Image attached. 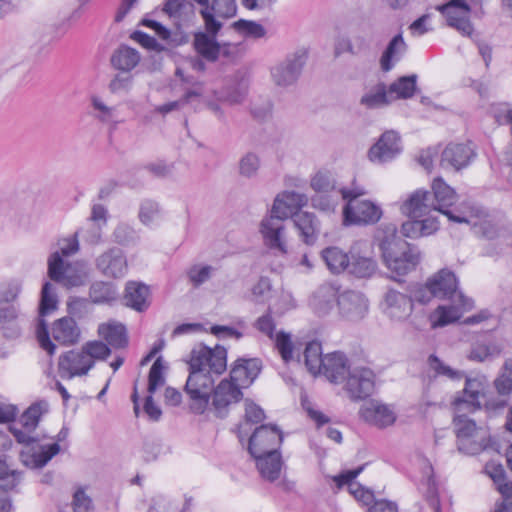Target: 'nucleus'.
<instances>
[{
    "label": "nucleus",
    "mask_w": 512,
    "mask_h": 512,
    "mask_svg": "<svg viewBox=\"0 0 512 512\" xmlns=\"http://www.w3.org/2000/svg\"><path fill=\"white\" fill-rule=\"evenodd\" d=\"M487 445L485 436L482 434L475 438H464V440L457 441L458 450L468 455H476L482 452L486 449Z\"/></svg>",
    "instance_id": "obj_57"
},
{
    "label": "nucleus",
    "mask_w": 512,
    "mask_h": 512,
    "mask_svg": "<svg viewBox=\"0 0 512 512\" xmlns=\"http://www.w3.org/2000/svg\"><path fill=\"white\" fill-rule=\"evenodd\" d=\"M232 27L240 34L254 39L262 38L266 34L265 28L255 21L240 19Z\"/></svg>",
    "instance_id": "obj_50"
},
{
    "label": "nucleus",
    "mask_w": 512,
    "mask_h": 512,
    "mask_svg": "<svg viewBox=\"0 0 512 512\" xmlns=\"http://www.w3.org/2000/svg\"><path fill=\"white\" fill-rule=\"evenodd\" d=\"M368 47V40L362 34H355L352 37L340 35L335 41L334 53L336 56H340L344 53L359 55L365 53Z\"/></svg>",
    "instance_id": "obj_31"
},
{
    "label": "nucleus",
    "mask_w": 512,
    "mask_h": 512,
    "mask_svg": "<svg viewBox=\"0 0 512 512\" xmlns=\"http://www.w3.org/2000/svg\"><path fill=\"white\" fill-rule=\"evenodd\" d=\"M311 187L316 192L327 193L335 190L336 181L329 171H318L311 179Z\"/></svg>",
    "instance_id": "obj_56"
},
{
    "label": "nucleus",
    "mask_w": 512,
    "mask_h": 512,
    "mask_svg": "<svg viewBox=\"0 0 512 512\" xmlns=\"http://www.w3.org/2000/svg\"><path fill=\"white\" fill-rule=\"evenodd\" d=\"M52 336L60 344L70 346L79 341L80 329L72 317L66 316L53 323Z\"/></svg>",
    "instance_id": "obj_28"
},
{
    "label": "nucleus",
    "mask_w": 512,
    "mask_h": 512,
    "mask_svg": "<svg viewBox=\"0 0 512 512\" xmlns=\"http://www.w3.org/2000/svg\"><path fill=\"white\" fill-rule=\"evenodd\" d=\"M410 298L413 301H417L421 304H427L433 298H436L435 290L430 285V279L425 284H414L409 288Z\"/></svg>",
    "instance_id": "obj_55"
},
{
    "label": "nucleus",
    "mask_w": 512,
    "mask_h": 512,
    "mask_svg": "<svg viewBox=\"0 0 512 512\" xmlns=\"http://www.w3.org/2000/svg\"><path fill=\"white\" fill-rule=\"evenodd\" d=\"M301 66H272L271 75L277 86L294 84L301 74Z\"/></svg>",
    "instance_id": "obj_46"
},
{
    "label": "nucleus",
    "mask_w": 512,
    "mask_h": 512,
    "mask_svg": "<svg viewBox=\"0 0 512 512\" xmlns=\"http://www.w3.org/2000/svg\"><path fill=\"white\" fill-rule=\"evenodd\" d=\"M189 376L185 392L189 396V407L194 414H203L209 406L212 396V408L215 416L225 418L229 407L243 399L240 387L226 378L214 386L213 374L221 375L227 369V350L217 345L214 349L199 344L190 352Z\"/></svg>",
    "instance_id": "obj_1"
},
{
    "label": "nucleus",
    "mask_w": 512,
    "mask_h": 512,
    "mask_svg": "<svg viewBox=\"0 0 512 512\" xmlns=\"http://www.w3.org/2000/svg\"><path fill=\"white\" fill-rule=\"evenodd\" d=\"M98 333L113 348L120 349L128 345L127 330L121 323L101 324Z\"/></svg>",
    "instance_id": "obj_35"
},
{
    "label": "nucleus",
    "mask_w": 512,
    "mask_h": 512,
    "mask_svg": "<svg viewBox=\"0 0 512 512\" xmlns=\"http://www.w3.org/2000/svg\"><path fill=\"white\" fill-rule=\"evenodd\" d=\"M393 102L389 87L380 82L365 93L360 100L361 105L367 109H378L390 105Z\"/></svg>",
    "instance_id": "obj_33"
},
{
    "label": "nucleus",
    "mask_w": 512,
    "mask_h": 512,
    "mask_svg": "<svg viewBox=\"0 0 512 512\" xmlns=\"http://www.w3.org/2000/svg\"><path fill=\"white\" fill-rule=\"evenodd\" d=\"M282 442L283 434L273 424L257 427L248 440V452L256 460L262 478L269 482L280 477L283 460L279 449Z\"/></svg>",
    "instance_id": "obj_2"
},
{
    "label": "nucleus",
    "mask_w": 512,
    "mask_h": 512,
    "mask_svg": "<svg viewBox=\"0 0 512 512\" xmlns=\"http://www.w3.org/2000/svg\"><path fill=\"white\" fill-rule=\"evenodd\" d=\"M386 313L392 319L402 321L407 319L413 311V303L410 296L389 289L385 294Z\"/></svg>",
    "instance_id": "obj_25"
},
{
    "label": "nucleus",
    "mask_w": 512,
    "mask_h": 512,
    "mask_svg": "<svg viewBox=\"0 0 512 512\" xmlns=\"http://www.w3.org/2000/svg\"><path fill=\"white\" fill-rule=\"evenodd\" d=\"M466 413L467 412L455 411L453 424L455 426L457 441L464 440V438H475L481 434V429L477 428L476 423L469 419Z\"/></svg>",
    "instance_id": "obj_42"
},
{
    "label": "nucleus",
    "mask_w": 512,
    "mask_h": 512,
    "mask_svg": "<svg viewBox=\"0 0 512 512\" xmlns=\"http://www.w3.org/2000/svg\"><path fill=\"white\" fill-rule=\"evenodd\" d=\"M407 51V45L401 34L395 35L381 55L379 64H391L402 60Z\"/></svg>",
    "instance_id": "obj_44"
},
{
    "label": "nucleus",
    "mask_w": 512,
    "mask_h": 512,
    "mask_svg": "<svg viewBox=\"0 0 512 512\" xmlns=\"http://www.w3.org/2000/svg\"><path fill=\"white\" fill-rule=\"evenodd\" d=\"M321 258L332 274L339 275L348 271L350 249L345 252L337 246H329L321 251Z\"/></svg>",
    "instance_id": "obj_29"
},
{
    "label": "nucleus",
    "mask_w": 512,
    "mask_h": 512,
    "mask_svg": "<svg viewBox=\"0 0 512 512\" xmlns=\"http://www.w3.org/2000/svg\"><path fill=\"white\" fill-rule=\"evenodd\" d=\"M307 203L308 197L305 194L285 191L275 198L271 213L284 220L289 217L293 219L296 213L302 212L301 208Z\"/></svg>",
    "instance_id": "obj_20"
},
{
    "label": "nucleus",
    "mask_w": 512,
    "mask_h": 512,
    "mask_svg": "<svg viewBox=\"0 0 512 512\" xmlns=\"http://www.w3.org/2000/svg\"><path fill=\"white\" fill-rule=\"evenodd\" d=\"M95 265L97 270L108 278H122L127 274L128 262L126 255L119 247H112L100 254Z\"/></svg>",
    "instance_id": "obj_14"
},
{
    "label": "nucleus",
    "mask_w": 512,
    "mask_h": 512,
    "mask_svg": "<svg viewBox=\"0 0 512 512\" xmlns=\"http://www.w3.org/2000/svg\"><path fill=\"white\" fill-rule=\"evenodd\" d=\"M150 296L149 286L142 282L128 281L125 285L124 303L137 312H144L150 307Z\"/></svg>",
    "instance_id": "obj_24"
},
{
    "label": "nucleus",
    "mask_w": 512,
    "mask_h": 512,
    "mask_svg": "<svg viewBox=\"0 0 512 512\" xmlns=\"http://www.w3.org/2000/svg\"><path fill=\"white\" fill-rule=\"evenodd\" d=\"M89 297L95 304H111L117 300L118 293L112 283L96 281L90 286Z\"/></svg>",
    "instance_id": "obj_38"
},
{
    "label": "nucleus",
    "mask_w": 512,
    "mask_h": 512,
    "mask_svg": "<svg viewBox=\"0 0 512 512\" xmlns=\"http://www.w3.org/2000/svg\"><path fill=\"white\" fill-rule=\"evenodd\" d=\"M60 451V445L58 443H52L49 445H42L38 451H34L29 459L25 460L27 465L32 468L44 467L55 455Z\"/></svg>",
    "instance_id": "obj_47"
},
{
    "label": "nucleus",
    "mask_w": 512,
    "mask_h": 512,
    "mask_svg": "<svg viewBox=\"0 0 512 512\" xmlns=\"http://www.w3.org/2000/svg\"><path fill=\"white\" fill-rule=\"evenodd\" d=\"M432 190L433 193H431V195L435 203V211L440 212L446 207H452L458 199L455 190L447 185L440 177L434 179Z\"/></svg>",
    "instance_id": "obj_32"
},
{
    "label": "nucleus",
    "mask_w": 512,
    "mask_h": 512,
    "mask_svg": "<svg viewBox=\"0 0 512 512\" xmlns=\"http://www.w3.org/2000/svg\"><path fill=\"white\" fill-rule=\"evenodd\" d=\"M49 405L46 401H38L30 405L20 416L19 423L21 428L9 426V431L15 437L16 441L25 446H30L38 442V437L32 436L39 424L41 417L48 412Z\"/></svg>",
    "instance_id": "obj_5"
},
{
    "label": "nucleus",
    "mask_w": 512,
    "mask_h": 512,
    "mask_svg": "<svg viewBox=\"0 0 512 512\" xmlns=\"http://www.w3.org/2000/svg\"><path fill=\"white\" fill-rule=\"evenodd\" d=\"M82 350L86 355H89L94 362L95 360H105L111 353L108 345L101 341H89L83 345Z\"/></svg>",
    "instance_id": "obj_58"
},
{
    "label": "nucleus",
    "mask_w": 512,
    "mask_h": 512,
    "mask_svg": "<svg viewBox=\"0 0 512 512\" xmlns=\"http://www.w3.org/2000/svg\"><path fill=\"white\" fill-rule=\"evenodd\" d=\"M446 20L448 26L464 36H471L473 26L470 21L472 9L467 0H449L436 7Z\"/></svg>",
    "instance_id": "obj_8"
},
{
    "label": "nucleus",
    "mask_w": 512,
    "mask_h": 512,
    "mask_svg": "<svg viewBox=\"0 0 512 512\" xmlns=\"http://www.w3.org/2000/svg\"><path fill=\"white\" fill-rule=\"evenodd\" d=\"M217 35L205 29L194 34L193 46L196 52L208 61L216 60L220 54L231 56L239 50V47L234 44H227L221 47L216 42Z\"/></svg>",
    "instance_id": "obj_16"
},
{
    "label": "nucleus",
    "mask_w": 512,
    "mask_h": 512,
    "mask_svg": "<svg viewBox=\"0 0 512 512\" xmlns=\"http://www.w3.org/2000/svg\"><path fill=\"white\" fill-rule=\"evenodd\" d=\"M502 501L495 504L494 512H512V482H504L498 488Z\"/></svg>",
    "instance_id": "obj_64"
},
{
    "label": "nucleus",
    "mask_w": 512,
    "mask_h": 512,
    "mask_svg": "<svg viewBox=\"0 0 512 512\" xmlns=\"http://www.w3.org/2000/svg\"><path fill=\"white\" fill-rule=\"evenodd\" d=\"M502 350V346L495 342H477L472 345L468 354V359L482 363L498 357L502 353Z\"/></svg>",
    "instance_id": "obj_40"
},
{
    "label": "nucleus",
    "mask_w": 512,
    "mask_h": 512,
    "mask_svg": "<svg viewBox=\"0 0 512 512\" xmlns=\"http://www.w3.org/2000/svg\"><path fill=\"white\" fill-rule=\"evenodd\" d=\"M423 485L426 487L424 496L429 506L434 510V512H441L438 487L434 477L429 476Z\"/></svg>",
    "instance_id": "obj_63"
},
{
    "label": "nucleus",
    "mask_w": 512,
    "mask_h": 512,
    "mask_svg": "<svg viewBox=\"0 0 512 512\" xmlns=\"http://www.w3.org/2000/svg\"><path fill=\"white\" fill-rule=\"evenodd\" d=\"M428 365L430 369L436 373V375L446 376L451 380H460L464 377V371L451 368L435 354H431L428 357Z\"/></svg>",
    "instance_id": "obj_49"
},
{
    "label": "nucleus",
    "mask_w": 512,
    "mask_h": 512,
    "mask_svg": "<svg viewBox=\"0 0 512 512\" xmlns=\"http://www.w3.org/2000/svg\"><path fill=\"white\" fill-rule=\"evenodd\" d=\"M429 279L432 289L435 290L436 298L453 299L455 296H458L464 310H469L473 307L472 300L465 298L458 291V280L452 271L442 269Z\"/></svg>",
    "instance_id": "obj_13"
},
{
    "label": "nucleus",
    "mask_w": 512,
    "mask_h": 512,
    "mask_svg": "<svg viewBox=\"0 0 512 512\" xmlns=\"http://www.w3.org/2000/svg\"><path fill=\"white\" fill-rule=\"evenodd\" d=\"M292 220L302 242L314 245L320 234V221L316 215L307 211L298 212Z\"/></svg>",
    "instance_id": "obj_26"
},
{
    "label": "nucleus",
    "mask_w": 512,
    "mask_h": 512,
    "mask_svg": "<svg viewBox=\"0 0 512 512\" xmlns=\"http://www.w3.org/2000/svg\"><path fill=\"white\" fill-rule=\"evenodd\" d=\"M476 157L472 142L449 143L441 153L440 166L459 171L467 167Z\"/></svg>",
    "instance_id": "obj_15"
},
{
    "label": "nucleus",
    "mask_w": 512,
    "mask_h": 512,
    "mask_svg": "<svg viewBox=\"0 0 512 512\" xmlns=\"http://www.w3.org/2000/svg\"><path fill=\"white\" fill-rule=\"evenodd\" d=\"M118 67L119 72L115 75L114 79H112L109 84V88L113 93L128 89L132 82L131 69L123 66Z\"/></svg>",
    "instance_id": "obj_60"
},
{
    "label": "nucleus",
    "mask_w": 512,
    "mask_h": 512,
    "mask_svg": "<svg viewBox=\"0 0 512 512\" xmlns=\"http://www.w3.org/2000/svg\"><path fill=\"white\" fill-rule=\"evenodd\" d=\"M382 217V209L370 200L352 201L343 207V224L371 225L377 223Z\"/></svg>",
    "instance_id": "obj_10"
},
{
    "label": "nucleus",
    "mask_w": 512,
    "mask_h": 512,
    "mask_svg": "<svg viewBox=\"0 0 512 512\" xmlns=\"http://www.w3.org/2000/svg\"><path fill=\"white\" fill-rule=\"evenodd\" d=\"M465 385L462 391L455 394L451 405L454 411L475 412L481 409L480 398L484 396L486 379L482 377L465 376Z\"/></svg>",
    "instance_id": "obj_7"
},
{
    "label": "nucleus",
    "mask_w": 512,
    "mask_h": 512,
    "mask_svg": "<svg viewBox=\"0 0 512 512\" xmlns=\"http://www.w3.org/2000/svg\"><path fill=\"white\" fill-rule=\"evenodd\" d=\"M359 414L367 423L385 428L395 422L394 413L385 405L370 404L360 409Z\"/></svg>",
    "instance_id": "obj_30"
},
{
    "label": "nucleus",
    "mask_w": 512,
    "mask_h": 512,
    "mask_svg": "<svg viewBox=\"0 0 512 512\" xmlns=\"http://www.w3.org/2000/svg\"><path fill=\"white\" fill-rule=\"evenodd\" d=\"M260 165L259 156L253 152H248L239 160V174L245 178L255 177Z\"/></svg>",
    "instance_id": "obj_51"
},
{
    "label": "nucleus",
    "mask_w": 512,
    "mask_h": 512,
    "mask_svg": "<svg viewBox=\"0 0 512 512\" xmlns=\"http://www.w3.org/2000/svg\"><path fill=\"white\" fill-rule=\"evenodd\" d=\"M141 25L153 29L155 31V33L157 34V36L161 40L165 41L168 45L179 46L181 44L188 42V36L186 34H182V33L172 34V32L168 28H166L161 23H159L155 20L144 18L141 21Z\"/></svg>",
    "instance_id": "obj_41"
},
{
    "label": "nucleus",
    "mask_w": 512,
    "mask_h": 512,
    "mask_svg": "<svg viewBox=\"0 0 512 512\" xmlns=\"http://www.w3.org/2000/svg\"><path fill=\"white\" fill-rule=\"evenodd\" d=\"M339 288L333 283H324L313 294L310 304L319 316L327 315L335 303L338 304Z\"/></svg>",
    "instance_id": "obj_27"
},
{
    "label": "nucleus",
    "mask_w": 512,
    "mask_h": 512,
    "mask_svg": "<svg viewBox=\"0 0 512 512\" xmlns=\"http://www.w3.org/2000/svg\"><path fill=\"white\" fill-rule=\"evenodd\" d=\"M248 92V81L245 74H241L227 84L220 92L218 99L230 104H240L244 101Z\"/></svg>",
    "instance_id": "obj_34"
},
{
    "label": "nucleus",
    "mask_w": 512,
    "mask_h": 512,
    "mask_svg": "<svg viewBox=\"0 0 512 512\" xmlns=\"http://www.w3.org/2000/svg\"><path fill=\"white\" fill-rule=\"evenodd\" d=\"M275 347L281 355L282 360L285 363H289L293 359V343L291 335L284 331H280L274 337Z\"/></svg>",
    "instance_id": "obj_54"
},
{
    "label": "nucleus",
    "mask_w": 512,
    "mask_h": 512,
    "mask_svg": "<svg viewBox=\"0 0 512 512\" xmlns=\"http://www.w3.org/2000/svg\"><path fill=\"white\" fill-rule=\"evenodd\" d=\"M304 359L305 365L311 374L321 373L324 364L321 343L317 341L309 342L304 351Z\"/></svg>",
    "instance_id": "obj_43"
},
{
    "label": "nucleus",
    "mask_w": 512,
    "mask_h": 512,
    "mask_svg": "<svg viewBox=\"0 0 512 512\" xmlns=\"http://www.w3.org/2000/svg\"><path fill=\"white\" fill-rule=\"evenodd\" d=\"M338 307L342 316L352 321L362 319L368 310L367 299L363 293L354 290L339 295Z\"/></svg>",
    "instance_id": "obj_21"
},
{
    "label": "nucleus",
    "mask_w": 512,
    "mask_h": 512,
    "mask_svg": "<svg viewBox=\"0 0 512 512\" xmlns=\"http://www.w3.org/2000/svg\"><path fill=\"white\" fill-rule=\"evenodd\" d=\"M262 369L261 360L258 358L237 359L232 365L228 380L242 388L248 387L258 377Z\"/></svg>",
    "instance_id": "obj_19"
},
{
    "label": "nucleus",
    "mask_w": 512,
    "mask_h": 512,
    "mask_svg": "<svg viewBox=\"0 0 512 512\" xmlns=\"http://www.w3.org/2000/svg\"><path fill=\"white\" fill-rule=\"evenodd\" d=\"M324 364L321 373L332 383L338 384L345 381L347 373L351 370L347 356L339 351L328 353L324 356Z\"/></svg>",
    "instance_id": "obj_23"
},
{
    "label": "nucleus",
    "mask_w": 512,
    "mask_h": 512,
    "mask_svg": "<svg viewBox=\"0 0 512 512\" xmlns=\"http://www.w3.org/2000/svg\"><path fill=\"white\" fill-rule=\"evenodd\" d=\"M57 295L54 291L52 284L46 281L41 290V298L39 303V319L36 327V335L40 347L47 351L48 354L53 355L56 350V345L51 341L47 322L43 319L52 311L57 309Z\"/></svg>",
    "instance_id": "obj_4"
},
{
    "label": "nucleus",
    "mask_w": 512,
    "mask_h": 512,
    "mask_svg": "<svg viewBox=\"0 0 512 512\" xmlns=\"http://www.w3.org/2000/svg\"><path fill=\"white\" fill-rule=\"evenodd\" d=\"M401 251L403 254L396 255L397 262L399 261V264L396 265L399 266L400 269L397 267H387L389 270L399 276L406 275L409 272L415 270L421 258L418 248L410 243H408L407 249H402Z\"/></svg>",
    "instance_id": "obj_36"
},
{
    "label": "nucleus",
    "mask_w": 512,
    "mask_h": 512,
    "mask_svg": "<svg viewBox=\"0 0 512 512\" xmlns=\"http://www.w3.org/2000/svg\"><path fill=\"white\" fill-rule=\"evenodd\" d=\"M402 151L401 137L394 131H385L369 149L368 157L372 162L386 163L396 158Z\"/></svg>",
    "instance_id": "obj_17"
},
{
    "label": "nucleus",
    "mask_w": 512,
    "mask_h": 512,
    "mask_svg": "<svg viewBox=\"0 0 512 512\" xmlns=\"http://www.w3.org/2000/svg\"><path fill=\"white\" fill-rule=\"evenodd\" d=\"M198 6V13L206 31L219 34L225 21L237 14L236 0H192Z\"/></svg>",
    "instance_id": "obj_3"
},
{
    "label": "nucleus",
    "mask_w": 512,
    "mask_h": 512,
    "mask_svg": "<svg viewBox=\"0 0 512 512\" xmlns=\"http://www.w3.org/2000/svg\"><path fill=\"white\" fill-rule=\"evenodd\" d=\"M461 317V313L456 306H438V308L429 315L432 328L444 327L456 322Z\"/></svg>",
    "instance_id": "obj_45"
},
{
    "label": "nucleus",
    "mask_w": 512,
    "mask_h": 512,
    "mask_svg": "<svg viewBox=\"0 0 512 512\" xmlns=\"http://www.w3.org/2000/svg\"><path fill=\"white\" fill-rule=\"evenodd\" d=\"M114 242L121 246H134L139 240L140 236L137 231L126 223H119L113 231Z\"/></svg>",
    "instance_id": "obj_48"
},
{
    "label": "nucleus",
    "mask_w": 512,
    "mask_h": 512,
    "mask_svg": "<svg viewBox=\"0 0 512 512\" xmlns=\"http://www.w3.org/2000/svg\"><path fill=\"white\" fill-rule=\"evenodd\" d=\"M165 369L162 357H158L152 364L148 375V392L153 394L158 387L163 386L165 379L163 370Z\"/></svg>",
    "instance_id": "obj_52"
},
{
    "label": "nucleus",
    "mask_w": 512,
    "mask_h": 512,
    "mask_svg": "<svg viewBox=\"0 0 512 512\" xmlns=\"http://www.w3.org/2000/svg\"><path fill=\"white\" fill-rule=\"evenodd\" d=\"M371 245L366 240H356L350 245L348 273L357 278H369L377 270V262L370 255Z\"/></svg>",
    "instance_id": "obj_9"
},
{
    "label": "nucleus",
    "mask_w": 512,
    "mask_h": 512,
    "mask_svg": "<svg viewBox=\"0 0 512 512\" xmlns=\"http://www.w3.org/2000/svg\"><path fill=\"white\" fill-rule=\"evenodd\" d=\"M131 39L139 43L142 47L149 51L162 52L166 50V47L158 42L154 37L148 35L143 31H134L131 34Z\"/></svg>",
    "instance_id": "obj_61"
},
{
    "label": "nucleus",
    "mask_w": 512,
    "mask_h": 512,
    "mask_svg": "<svg viewBox=\"0 0 512 512\" xmlns=\"http://www.w3.org/2000/svg\"><path fill=\"white\" fill-rule=\"evenodd\" d=\"M283 221L284 219L271 213L269 216L263 218L260 223V233L264 245L275 254L279 255L288 254Z\"/></svg>",
    "instance_id": "obj_11"
},
{
    "label": "nucleus",
    "mask_w": 512,
    "mask_h": 512,
    "mask_svg": "<svg viewBox=\"0 0 512 512\" xmlns=\"http://www.w3.org/2000/svg\"><path fill=\"white\" fill-rule=\"evenodd\" d=\"M69 265L64 262L61 254L57 251L50 255L48 259V276L51 280L63 283L67 286L79 285V282L65 276L66 268Z\"/></svg>",
    "instance_id": "obj_37"
},
{
    "label": "nucleus",
    "mask_w": 512,
    "mask_h": 512,
    "mask_svg": "<svg viewBox=\"0 0 512 512\" xmlns=\"http://www.w3.org/2000/svg\"><path fill=\"white\" fill-rule=\"evenodd\" d=\"M139 52L126 45L120 46L111 56V64H139Z\"/></svg>",
    "instance_id": "obj_53"
},
{
    "label": "nucleus",
    "mask_w": 512,
    "mask_h": 512,
    "mask_svg": "<svg viewBox=\"0 0 512 512\" xmlns=\"http://www.w3.org/2000/svg\"><path fill=\"white\" fill-rule=\"evenodd\" d=\"M375 241L381 251L382 259L386 267H397L400 269L396 255L403 254L402 249L408 248V242L403 240L397 232L395 224H385L377 229Z\"/></svg>",
    "instance_id": "obj_6"
},
{
    "label": "nucleus",
    "mask_w": 512,
    "mask_h": 512,
    "mask_svg": "<svg viewBox=\"0 0 512 512\" xmlns=\"http://www.w3.org/2000/svg\"><path fill=\"white\" fill-rule=\"evenodd\" d=\"M401 210L410 219L423 218L428 216L431 211H435V203L429 191L416 190L403 203Z\"/></svg>",
    "instance_id": "obj_22"
},
{
    "label": "nucleus",
    "mask_w": 512,
    "mask_h": 512,
    "mask_svg": "<svg viewBox=\"0 0 512 512\" xmlns=\"http://www.w3.org/2000/svg\"><path fill=\"white\" fill-rule=\"evenodd\" d=\"M198 96H200V93L194 90L187 91L180 99L157 106L155 111L159 114L166 115L174 110L181 109L187 105L193 97Z\"/></svg>",
    "instance_id": "obj_59"
},
{
    "label": "nucleus",
    "mask_w": 512,
    "mask_h": 512,
    "mask_svg": "<svg viewBox=\"0 0 512 512\" xmlns=\"http://www.w3.org/2000/svg\"><path fill=\"white\" fill-rule=\"evenodd\" d=\"M417 75L411 74L401 76L388 87L392 95L393 101L397 99H409L414 96L417 89Z\"/></svg>",
    "instance_id": "obj_39"
},
{
    "label": "nucleus",
    "mask_w": 512,
    "mask_h": 512,
    "mask_svg": "<svg viewBox=\"0 0 512 512\" xmlns=\"http://www.w3.org/2000/svg\"><path fill=\"white\" fill-rule=\"evenodd\" d=\"M345 390L353 401L370 397L375 388V374L366 367H355L347 373Z\"/></svg>",
    "instance_id": "obj_12"
},
{
    "label": "nucleus",
    "mask_w": 512,
    "mask_h": 512,
    "mask_svg": "<svg viewBox=\"0 0 512 512\" xmlns=\"http://www.w3.org/2000/svg\"><path fill=\"white\" fill-rule=\"evenodd\" d=\"M73 512H93L94 505L92 499L86 494L83 488H78L73 494L72 500Z\"/></svg>",
    "instance_id": "obj_62"
},
{
    "label": "nucleus",
    "mask_w": 512,
    "mask_h": 512,
    "mask_svg": "<svg viewBox=\"0 0 512 512\" xmlns=\"http://www.w3.org/2000/svg\"><path fill=\"white\" fill-rule=\"evenodd\" d=\"M93 366L94 361L82 349L65 352L59 357L58 362L59 374L61 377H67L68 379L74 376L86 375Z\"/></svg>",
    "instance_id": "obj_18"
}]
</instances>
